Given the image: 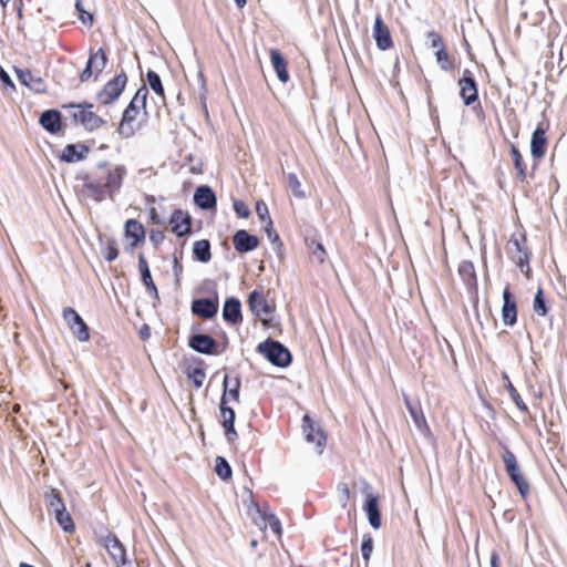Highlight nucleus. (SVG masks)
Wrapping results in <instances>:
<instances>
[{
    "label": "nucleus",
    "instance_id": "a19ab883",
    "mask_svg": "<svg viewBox=\"0 0 567 567\" xmlns=\"http://www.w3.org/2000/svg\"><path fill=\"white\" fill-rule=\"evenodd\" d=\"M148 238L154 248H158L166 238V227L164 226H156L150 229L148 231Z\"/></svg>",
    "mask_w": 567,
    "mask_h": 567
},
{
    "label": "nucleus",
    "instance_id": "f3484780",
    "mask_svg": "<svg viewBox=\"0 0 567 567\" xmlns=\"http://www.w3.org/2000/svg\"><path fill=\"white\" fill-rule=\"evenodd\" d=\"M517 300L512 293L509 285H507L503 291V307H502V320L505 326L513 327L517 322Z\"/></svg>",
    "mask_w": 567,
    "mask_h": 567
},
{
    "label": "nucleus",
    "instance_id": "b1692460",
    "mask_svg": "<svg viewBox=\"0 0 567 567\" xmlns=\"http://www.w3.org/2000/svg\"><path fill=\"white\" fill-rule=\"evenodd\" d=\"M233 244L236 251L245 254L256 249L259 245V239L248 231L240 229L235 233Z\"/></svg>",
    "mask_w": 567,
    "mask_h": 567
},
{
    "label": "nucleus",
    "instance_id": "6e6552de",
    "mask_svg": "<svg viewBox=\"0 0 567 567\" xmlns=\"http://www.w3.org/2000/svg\"><path fill=\"white\" fill-rule=\"evenodd\" d=\"M550 123L548 120L539 122L532 133L530 138V155L535 165H537L546 155L548 147V136Z\"/></svg>",
    "mask_w": 567,
    "mask_h": 567
},
{
    "label": "nucleus",
    "instance_id": "bf43d9fd",
    "mask_svg": "<svg viewBox=\"0 0 567 567\" xmlns=\"http://www.w3.org/2000/svg\"><path fill=\"white\" fill-rule=\"evenodd\" d=\"M489 563L491 567H502L501 557L496 550L492 551Z\"/></svg>",
    "mask_w": 567,
    "mask_h": 567
},
{
    "label": "nucleus",
    "instance_id": "a878e982",
    "mask_svg": "<svg viewBox=\"0 0 567 567\" xmlns=\"http://www.w3.org/2000/svg\"><path fill=\"white\" fill-rule=\"evenodd\" d=\"M509 144V155L515 169V179L525 183L527 181V166L519 148L512 142Z\"/></svg>",
    "mask_w": 567,
    "mask_h": 567
},
{
    "label": "nucleus",
    "instance_id": "69168bd1",
    "mask_svg": "<svg viewBox=\"0 0 567 567\" xmlns=\"http://www.w3.org/2000/svg\"><path fill=\"white\" fill-rule=\"evenodd\" d=\"M20 567H34V566L29 565V564H27V563H21V564H20Z\"/></svg>",
    "mask_w": 567,
    "mask_h": 567
},
{
    "label": "nucleus",
    "instance_id": "393cba45",
    "mask_svg": "<svg viewBox=\"0 0 567 567\" xmlns=\"http://www.w3.org/2000/svg\"><path fill=\"white\" fill-rule=\"evenodd\" d=\"M269 56L272 64V68L279 79L280 82L287 83L290 80V75L288 72V62L281 54L278 49H270Z\"/></svg>",
    "mask_w": 567,
    "mask_h": 567
},
{
    "label": "nucleus",
    "instance_id": "2f4dec72",
    "mask_svg": "<svg viewBox=\"0 0 567 567\" xmlns=\"http://www.w3.org/2000/svg\"><path fill=\"white\" fill-rule=\"evenodd\" d=\"M40 124L48 132L55 134L61 130V115L55 110H48L40 116Z\"/></svg>",
    "mask_w": 567,
    "mask_h": 567
},
{
    "label": "nucleus",
    "instance_id": "f257e3e1",
    "mask_svg": "<svg viewBox=\"0 0 567 567\" xmlns=\"http://www.w3.org/2000/svg\"><path fill=\"white\" fill-rule=\"evenodd\" d=\"M126 176L127 168L124 165H112L107 162L99 163L93 172L82 177V195L94 203L106 199L113 202Z\"/></svg>",
    "mask_w": 567,
    "mask_h": 567
},
{
    "label": "nucleus",
    "instance_id": "052dcab7",
    "mask_svg": "<svg viewBox=\"0 0 567 567\" xmlns=\"http://www.w3.org/2000/svg\"><path fill=\"white\" fill-rule=\"evenodd\" d=\"M144 203L148 207L154 206V204L156 203V197L154 195L145 194L144 195Z\"/></svg>",
    "mask_w": 567,
    "mask_h": 567
},
{
    "label": "nucleus",
    "instance_id": "5701e85b",
    "mask_svg": "<svg viewBox=\"0 0 567 567\" xmlns=\"http://www.w3.org/2000/svg\"><path fill=\"white\" fill-rule=\"evenodd\" d=\"M380 495L378 494H368L365 502L363 504V511L367 514L369 524L374 528L378 529L382 525L381 520V512H380Z\"/></svg>",
    "mask_w": 567,
    "mask_h": 567
},
{
    "label": "nucleus",
    "instance_id": "37998d69",
    "mask_svg": "<svg viewBox=\"0 0 567 567\" xmlns=\"http://www.w3.org/2000/svg\"><path fill=\"white\" fill-rule=\"evenodd\" d=\"M47 502L49 508H52L54 511V514L58 511L65 508V504L61 497V494L56 489H52L51 493L47 495Z\"/></svg>",
    "mask_w": 567,
    "mask_h": 567
},
{
    "label": "nucleus",
    "instance_id": "4c0bfd02",
    "mask_svg": "<svg viewBox=\"0 0 567 567\" xmlns=\"http://www.w3.org/2000/svg\"><path fill=\"white\" fill-rule=\"evenodd\" d=\"M533 310L539 317H546L548 313V307L546 305L544 290L540 287L537 289V291L535 293V297L533 300Z\"/></svg>",
    "mask_w": 567,
    "mask_h": 567
},
{
    "label": "nucleus",
    "instance_id": "09e8293b",
    "mask_svg": "<svg viewBox=\"0 0 567 567\" xmlns=\"http://www.w3.org/2000/svg\"><path fill=\"white\" fill-rule=\"evenodd\" d=\"M373 551V538L370 534L363 535L362 544H361V553L362 557L365 561L370 559V556Z\"/></svg>",
    "mask_w": 567,
    "mask_h": 567
},
{
    "label": "nucleus",
    "instance_id": "0eeeda50",
    "mask_svg": "<svg viewBox=\"0 0 567 567\" xmlns=\"http://www.w3.org/2000/svg\"><path fill=\"white\" fill-rule=\"evenodd\" d=\"M248 307L250 311L260 319L264 326H269L275 311V305L267 300L262 290H254L248 296Z\"/></svg>",
    "mask_w": 567,
    "mask_h": 567
},
{
    "label": "nucleus",
    "instance_id": "8fccbe9b",
    "mask_svg": "<svg viewBox=\"0 0 567 567\" xmlns=\"http://www.w3.org/2000/svg\"><path fill=\"white\" fill-rule=\"evenodd\" d=\"M311 254L319 264H323L327 258V251L321 243L312 241Z\"/></svg>",
    "mask_w": 567,
    "mask_h": 567
},
{
    "label": "nucleus",
    "instance_id": "de8ad7c7",
    "mask_svg": "<svg viewBox=\"0 0 567 567\" xmlns=\"http://www.w3.org/2000/svg\"><path fill=\"white\" fill-rule=\"evenodd\" d=\"M337 491L339 493V502L342 508H347L349 502H350V488L347 483H339L337 485Z\"/></svg>",
    "mask_w": 567,
    "mask_h": 567
},
{
    "label": "nucleus",
    "instance_id": "4d7b16f0",
    "mask_svg": "<svg viewBox=\"0 0 567 567\" xmlns=\"http://www.w3.org/2000/svg\"><path fill=\"white\" fill-rule=\"evenodd\" d=\"M288 181H289V186L292 188L295 195L301 196V193L297 192L300 188V182H299L298 177L295 174H290L288 176Z\"/></svg>",
    "mask_w": 567,
    "mask_h": 567
},
{
    "label": "nucleus",
    "instance_id": "c03bdc74",
    "mask_svg": "<svg viewBox=\"0 0 567 567\" xmlns=\"http://www.w3.org/2000/svg\"><path fill=\"white\" fill-rule=\"evenodd\" d=\"M215 471H216V474L221 480L230 478L231 473H233L231 472V467L229 466L228 462L224 457H221V456H218L216 458Z\"/></svg>",
    "mask_w": 567,
    "mask_h": 567
},
{
    "label": "nucleus",
    "instance_id": "ea45409f",
    "mask_svg": "<svg viewBox=\"0 0 567 567\" xmlns=\"http://www.w3.org/2000/svg\"><path fill=\"white\" fill-rule=\"evenodd\" d=\"M506 379H508V378L506 377ZM506 389L508 391V394H509L511 399L513 400V402L517 406V409L519 411H522L523 413H526V414L529 413L528 406L526 405V403L522 399V396L518 393L517 389L513 385V383L509 380H507Z\"/></svg>",
    "mask_w": 567,
    "mask_h": 567
},
{
    "label": "nucleus",
    "instance_id": "f03ea898",
    "mask_svg": "<svg viewBox=\"0 0 567 567\" xmlns=\"http://www.w3.org/2000/svg\"><path fill=\"white\" fill-rule=\"evenodd\" d=\"M148 90L142 85L125 107L117 132L123 138H131L148 123L146 101Z\"/></svg>",
    "mask_w": 567,
    "mask_h": 567
},
{
    "label": "nucleus",
    "instance_id": "20e7f679",
    "mask_svg": "<svg viewBox=\"0 0 567 567\" xmlns=\"http://www.w3.org/2000/svg\"><path fill=\"white\" fill-rule=\"evenodd\" d=\"M94 105L89 102H82L79 104L70 103L63 105V109L69 111L73 122L81 124L89 131H94L103 126L104 120L93 112Z\"/></svg>",
    "mask_w": 567,
    "mask_h": 567
},
{
    "label": "nucleus",
    "instance_id": "39448f33",
    "mask_svg": "<svg viewBox=\"0 0 567 567\" xmlns=\"http://www.w3.org/2000/svg\"><path fill=\"white\" fill-rule=\"evenodd\" d=\"M502 460L505 465V471L509 476L513 484L517 487L519 495L526 499L530 492V486L526 477L523 475L518 465L515 454L508 449L504 447Z\"/></svg>",
    "mask_w": 567,
    "mask_h": 567
},
{
    "label": "nucleus",
    "instance_id": "473e14b6",
    "mask_svg": "<svg viewBox=\"0 0 567 567\" xmlns=\"http://www.w3.org/2000/svg\"><path fill=\"white\" fill-rule=\"evenodd\" d=\"M17 75H18L19 81L23 85H25L34 91H40L44 84L43 80L40 76H35L29 69L17 70Z\"/></svg>",
    "mask_w": 567,
    "mask_h": 567
},
{
    "label": "nucleus",
    "instance_id": "4468645a",
    "mask_svg": "<svg viewBox=\"0 0 567 567\" xmlns=\"http://www.w3.org/2000/svg\"><path fill=\"white\" fill-rule=\"evenodd\" d=\"M146 230L144 225L134 218H130L124 224V237L128 240L127 249L134 250L145 241Z\"/></svg>",
    "mask_w": 567,
    "mask_h": 567
},
{
    "label": "nucleus",
    "instance_id": "3c124183",
    "mask_svg": "<svg viewBox=\"0 0 567 567\" xmlns=\"http://www.w3.org/2000/svg\"><path fill=\"white\" fill-rule=\"evenodd\" d=\"M256 213L262 221L267 219L268 227L272 226V220L269 216L268 207L264 202H257Z\"/></svg>",
    "mask_w": 567,
    "mask_h": 567
},
{
    "label": "nucleus",
    "instance_id": "423d86ee",
    "mask_svg": "<svg viewBox=\"0 0 567 567\" xmlns=\"http://www.w3.org/2000/svg\"><path fill=\"white\" fill-rule=\"evenodd\" d=\"M257 351L276 367L286 368L291 362L290 351L282 343L270 338L260 342Z\"/></svg>",
    "mask_w": 567,
    "mask_h": 567
},
{
    "label": "nucleus",
    "instance_id": "72a5a7b5",
    "mask_svg": "<svg viewBox=\"0 0 567 567\" xmlns=\"http://www.w3.org/2000/svg\"><path fill=\"white\" fill-rule=\"evenodd\" d=\"M193 256L196 260L206 264L212 259L210 243L208 239L196 240L193 244Z\"/></svg>",
    "mask_w": 567,
    "mask_h": 567
},
{
    "label": "nucleus",
    "instance_id": "dca6fc26",
    "mask_svg": "<svg viewBox=\"0 0 567 567\" xmlns=\"http://www.w3.org/2000/svg\"><path fill=\"white\" fill-rule=\"evenodd\" d=\"M188 346L196 352L208 355H218L223 352V350H219L218 344L213 337L203 333L190 336Z\"/></svg>",
    "mask_w": 567,
    "mask_h": 567
},
{
    "label": "nucleus",
    "instance_id": "5fc2aeb1",
    "mask_svg": "<svg viewBox=\"0 0 567 567\" xmlns=\"http://www.w3.org/2000/svg\"><path fill=\"white\" fill-rule=\"evenodd\" d=\"M234 210L241 218H247L250 215L249 207L240 199L234 202Z\"/></svg>",
    "mask_w": 567,
    "mask_h": 567
},
{
    "label": "nucleus",
    "instance_id": "f8f14e48",
    "mask_svg": "<svg viewBox=\"0 0 567 567\" xmlns=\"http://www.w3.org/2000/svg\"><path fill=\"white\" fill-rule=\"evenodd\" d=\"M63 318L79 341L85 342L90 339L89 327L73 308H65L63 310Z\"/></svg>",
    "mask_w": 567,
    "mask_h": 567
},
{
    "label": "nucleus",
    "instance_id": "c756f323",
    "mask_svg": "<svg viewBox=\"0 0 567 567\" xmlns=\"http://www.w3.org/2000/svg\"><path fill=\"white\" fill-rule=\"evenodd\" d=\"M138 270L141 272V279L143 281L144 286L146 287L147 291L153 297L158 298L157 287L155 286L154 281H153L147 260L143 254H140V256H138Z\"/></svg>",
    "mask_w": 567,
    "mask_h": 567
},
{
    "label": "nucleus",
    "instance_id": "13d9d810",
    "mask_svg": "<svg viewBox=\"0 0 567 567\" xmlns=\"http://www.w3.org/2000/svg\"><path fill=\"white\" fill-rule=\"evenodd\" d=\"M0 81L3 83L4 86H10L11 89L14 87L10 75L3 69H0Z\"/></svg>",
    "mask_w": 567,
    "mask_h": 567
},
{
    "label": "nucleus",
    "instance_id": "338daca9",
    "mask_svg": "<svg viewBox=\"0 0 567 567\" xmlns=\"http://www.w3.org/2000/svg\"><path fill=\"white\" fill-rule=\"evenodd\" d=\"M268 236H271L270 229L267 227Z\"/></svg>",
    "mask_w": 567,
    "mask_h": 567
},
{
    "label": "nucleus",
    "instance_id": "79ce46f5",
    "mask_svg": "<svg viewBox=\"0 0 567 567\" xmlns=\"http://www.w3.org/2000/svg\"><path fill=\"white\" fill-rule=\"evenodd\" d=\"M227 380H228V378L225 377L223 395H226V403H228V401L238 402L239 401L240 381H239V379H235L234 388L227 389Z\"/></svg>",
    "mask_w": 567,
    "mask_h": 567
},
{
    "label": "nucleus",
    "instance_id": "7c9ffc66",
    "mask_svg": "<svg viewBox=\"0 0 567 567\" xmlns=\"http://www.w3.org/2000/svg\"><path fill=\"white\" fill-rule=\"evenodd\" d=\"M403 400L415 425L419 429L427 427L426 419L423 413L421 403L419 401L413 402L406 394H403Z\"/></svg>",
    "mask_w": 567,
    "mask_h": 567
},
{
    "label": "nucleus",
    "instance_id": "f704fd0d",
    "mask_svg": "<svg viewBox=\"0 0 567 567\" xmlns=\"http://www.w3.org/2000/svg\"><path fill=\"white\" fill-rule=\"evenodd\" d=\"M435 59L440 69L445 72L453 71L456 68V59L447 52L445 47L435 51Z\"/></svg>",
    "mask_w": 567,
    "mask_h": 567
},
{
    "label": "nucleus",
    "instance_id": "e433bc0d",
    "mask_svg": "<svg viewBox=\"0 0 567 567\" xmlns=\"http://www.w3.org/2000/svg\"><path fill=\"white\" fill-rule=\"evenodd\" d=\"M54 515L58 524L65 533H73L75 530L74 522L66 507L58 511Z\"/></svg>",
    "mask_w": 567,
    "mask_h": 567
},
{
    "label": "nucleus",
    "instance_id": "a18cd8bd",
    "mask_svg": "<svg viewBox=\"0 0 567 567\" xmlns=\"http://www.w3.org/2000/svg\"><path fill=\"white\" fill-rule=\"evenodd\" d=\"M103 255H104L105 260H107L110 262L115 260L118 257L120 251L117 248V243L114 238L107 239Z\"/></svg>",
    "mask_w": 567,
    "mask_h": 567
},
{
    "label": "nucleus",
    "instance_id": "603ef678",
    "mask_svg": "<svg viewBox=\"0 0 567 567\" xmlns=\"http://www.w3.org/2000/svg\"><path fill=\"white\" fill-rule=\"evenodd\" d=\"M147 212H148V224H151L153 226H164L165 225L163 218L161 217V215L157 212L155 206L148 207Z\"/></svg>",
    "mask_w": 567,
    "mask_h": 567
},
{
    "label": "nucleus",
    "instance_id": "c85d7f7f",
    "mask_svg": "<svg viewBox=\"0 0 567 567\" xmlns=\"http://www.w3.org/2000/svg\"><path fill=\"white\" fill-rule=\"evenodd\" d=\"M194 202L202 209H213L217 204L215 193L208 186H199L195 190Z\"/></svg>",
    "mask_w": 567,
    "mask_h": 567
},
{
    "label": "nucleus",
    "instance_id": "6e6d98bb",
    "mask_svg": "<svg viewBox=\"0 0 567 567\" xmlns=\"http://www.w3.org/2000/svg\"><path fill=\"white\" fill-rule=\"evenodd\" d=\"M75 7H76V10L79 11V17L81 19V21L83 23H92L93 21V16L89 12H86L83 7H82V0H76V3H75Z\"/></svg>",
    "mask_w": 567,
    "mask_h": 567
},
{
    "label": "nucleus",
    "instance_id": "864d4df0",
    "mask_svg": "<svg viewBox=\"0 0 567 567\" xmlns=\"http://www.w3.org/2000/svg\"><path fill=\"white\" fill-rule=\"evenodd\" d=\"M427 39H429V41L431 43V47L433 49L440 50L441 48L445 47L441 34L439 32H436V31H430L427 33Z\"/></svg>",
    "mask_w": 567,
    "mask_h": 567
},
{
    "label": "nucleus",
    "instance_id": "aec40b11",
    "mask_svg": "<svg viewBox=\"0 0 567 567\" xmlns=\"http://www.w3.org/2000/svg\"><path fill=\"white\" fill-rule=\"evenodd\" d=\"M219 411L221 425L225 430V435L229 442H233L237 439V432L234 426L236 415L233 408L227 405L226 395H221Z\"/></svg>",
    "mask_w": 567,
    "mask_h": 567
},
{
    "label": "nucleus",
    "instance_id": "7ed1b4c3",
    "mask_svg": "<svg viewBox=\"0 0 567 567\" xmlns=\"http://www.w3.org/2000/svg\"><path fill=\"white\" fill-rule=\"evenodd\" d=\"M505 249L508 258L522 270V272L528 276L530 271V251L527 246L526 233L522 230L512 234Z\"/></svg>",
    "mask_w": 567,
    "mask_h": 567
},
{
    "label": "nucleus",
    "instance_id": "58836bf2",
    "mask_svg": "<svg viewBox=\"0 0 567 567\" xmlns=\"http://www.w3.org/2000/svg\"><path fill=\"white\" fill-rule=\"evenodd\" d=\"M146 79L150 87L154 91V93L159 97L165 99V91L159 75L155 71L148 70L146 73Z\"/></svg>",
    "mask_w": 567,
    "mask_h": 567
},
{
    "label": "nucleus",
    "instance_id": "49530a36",
    "mask_svg": "<svg viewBox=\"0 0 567 567\" xmlns=\"http://www.w3.org/2000/svg\"><path fill=\"white\" fill-rule=\"evenodd\" d=\"M62 158L65 162L72 163V162H76V161L82 159L83 158V154L78 152L75 145L70 144V145L65 146V148L63 150Z\"/></svg>",
    "mask_w": 567,
    "mask_h": 567
},
{
    "label": "nucleus",
    "instance_id": "bb28decb",
    "mask_svg": "<svg viewBox=\"0 0 567 567\" xmlns=\"http://www.w3.org/2000/svg\"><path fill=\"white\" fill-rule=\"evenodd\" d=\"M223 318L230 324H239L243 321L241 305L236 298L226 299L223 308Z\"/></svg>",
    "mask_w": 567,
    "mask_h": 567
},
{
    "label": "nucleus",
    "instance_id": "e2e57ef3",
    "mask_svg": "<svg viewBox=\"0 0 567 567\" xmlns=\"http://www.w3.org/2000/svg\"><path fill=\"white\" fill-rule=\"evenodd\" d=\"M174 269H175L176 275L178 272H182V270H183V267H182V265L178 264L177 259H175V267H174Z\"/></svg>",
    "mask_w": 567,
    "mask_h": 567
},
{
    "label": "nucleus",
    "instance_id": "0e129e2a",
    "mask_svg": "<svg viewBox=\"0 0 567 567\" xmlns=\"http://www.w3.org/2000/svg\"><path fill=\"white\" fill-rule=\"evenodd\" d=\"M11 0H0V3L2 7H7V4L10 2Z\"/></svg>",
    "mask_w": 567,
    "mask_h": 567
},
{
    "label": "nucleus",
    "instance_id": "9d476101",
    "mask_svg": "<svg viewBox=\"0 0 567 567\" xmlns=\"http://www.w3.org/2000/svg\"><path fill=\"white\" fill-rule=\"evenodd\" d=\"M107 63V55L104 49L90 50L89 60L84 70L80 73V81L87 82L91 78L97 79Z\"/></svg>",
    "mask_w": 567,
    "mask_h": 567
},
{
    "label": "nucleus",
    "instance_id": "680f3d73",
    "mask_svg": "<svg viewBox=\"0 0 567 567\" xmlns=\"http://www.w3.org/2000/svg\"><path fill=\"white\" fill-rule=\"evenodd\" d=\"M234 1L239 9L244 8L247 3V0H234Z\"/></svg>",
    "mask_w": 567,
    "mask_h": 567
},
{
    "label": "nucleus",
    "instance_id": "ddd939ff",
    "mask_svg": "<svg viewBox=\"0 0 567 567\" xmlns=\"http://www.w3.org/2000/svg\"><path fill=\"white\" fill-rule=\"evenodd\" d=\"M184 373L195 389L203 386L206 380V364L199 358H193L185 362Z\"/></svg>",
    "mask_w": 567,
    "mask_h": 567
},
{
    "label": "nucleus",
    "instance_id": "4be33fe9",
    "mask_svg": "<svg viewBox=\"0 0 567 567\" xmlns=\"http://www.w3.org/2000/svg\"><path fill=\"white\" fill-rule=\"evenodd\" d=\"M218 311V299H208V298H202V299H195L192 302V312L204 319L208 320L216 316Z\"/></svg>",
    "mask_w": 567,
    "mask_h": 567
},
{
    "label": "nucleus",
    "instance_id": "c9c22d12",
    "mask_svg": "<svg viewBox=\"0 0 567 567\" xmlns=\"http://www.w3.org/2000/svg\"><path fill=\"white\" fill-rule=\"evenodd\" d=\"M257 512L260 513V516L262 519V525H260V528L265 530L267 528V526H269L271 528V530L274 532V534L276 536L280 537L282 534V527H281V523L277 518V516L271 513H261L258 507H257Z\"/></svg>",
    "mask_w": 567,
    "mask_h": 567
},
{
    "label": "nucleus",
    "instance_id": "6ab92c4d",
    "mask_svg": "<svg viewBox=\"0 0 567 567\" xmlns=\"http://www.w3.org/2000/svg\"><path fill=\"white\" fill-rule=\"evenodd\" d=\"M373 38L379 50L386 51L393 47V40L389 27L384 23L381 14H378L373 25Z\"/></svg>",
    "mask_w": 567,
    "mask_h": 567
},
{
    "label": "nucleus",
    "instance_id": "2eb2a0df",
    "mask_svg": "<svg viewBox=\"0 0 567 567\" xmlns=\"http://www.w3.org/2000/svg\"><path fill=\"white\" fill-rule=\"evenodd\" d=\"M169 229L177 237H184L192 233V217L183 209H174L169 216Z\"/></svg>",
    "mask_w": 567,
    "mask_h": 567
},
{
    "label": "nucleus",
    "instance_id": "cd10ccee",
    "mask_svg": "<svg viewBox=\"0 0 567 567\" xmlns=\"http://www.w3.org/2000/svg\"><path fill=\"white\" fill-rule=\"evenodd\" d=\"M458 275L470 291L477 290V276L474 264L470 260H463L457 268Z\"/></svg>",
    "mask_w": 567,
    "mask_h": 567
},
{
    "label": "nucleus",
    "instance_id": "1a4fd4ad",
    "mask_svg": "<svg viewBox=\"0 0 567 567\" xmlns=\"http://www.w3.org/2000/svg\"><path fill=\"white\" fill-rule=\"evenodd\" d=\"M127 83V75L124 71L116 74L113 79L105 83L101 91L97 92L96 99L103 105H109L115 102Z\"/></svg>",
    "mask_w": 567,
    "mask_h": 567
},
{
    "label": "nucleus",
    "instance_id": "a211bd4d",
    "mask_svg": "<svg viewBox=\"0 0 567 567\" xmlns=\"http://www.w3.org/2000/svg\"><path fill=\"white\" fill-rule=\"evenodd\" d=\"M102 545L117 567H122L126 564L125 547L114 534H109L103 537Z\"/></svg>",
    "mask_w": 567,
    "mask_h": 567
},
{
    "label": "nucleus",
    "instance_id": "412c9836",
    "mask_svg": "<svg viewBox=\"0 0 567 567\" xmlns=\"http://www.w3.org/2000/svg\"><path fill=\"white\" fill-rule=\"evenodd\" d=\"M302 431L306 440L315 444L319 449V452H321L322 447L326 445L327 439L323 431L316 426L309 415H305L302 419Z\"/></svg>",
    "mask_w": 567,
    "mask_h": 567
},
{
    "label": "nucleus",
    "instance_id": "9b49d317",
    "mask_svg": "<svg viewBox=\"0 0 567 567\" xmlns=\"http://www.w3.org/2000/svg\"><path fill=\"white\" fill-rule=\"evenodd\" d=\"M460 87V97L464 105L472 106L478 102V86L471 70L465 69L462 78L457 82Z\"/></svg>",
    "mask_w": 567,
    "mask_h": 567
}]
</instances>
